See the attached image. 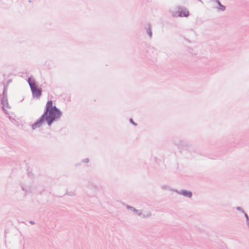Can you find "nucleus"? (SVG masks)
<instances>
[{"label":"nucleus","instance_id":"6","mask_svg":"<svg viewBox=\"0 0 249 249\" xmlns=\"http://www.w3.org/2000/svg\"><path fill=\"white\" fill-rule=\"evenodd\" d=\"M173 191L177 193L178 194L182 195L188 198H191L193 196V193L190 191L183 189L180 191H178L177 189H173Z\"/></svg>","mask_w":249,"mask_h":249},{"label":"nucleus","instance_id":"13","mask_svg":"<svg viewBox=\"0 0 249 249\" xmlns=\"http://www.w3.org/2000/svg\"><path fill=\"white\" fill-rule=\"evenodd\" d=\"M244 214L245 217L246 219V221H248V220H249V217L248 214L245 212V213H244Z\"/></svg>","mask_w":249,"mask_h":249},{"label":"nucleus","instance_id":"4","mask_svg":"<svg viewBox=\"0 0 249 249\" xmlns=\"http://www.w3.org/2000/svg\"><path fill=\"white\" fill-rule=\"evenodd\" d=\"M177 8L178 11L172 12L173 17H188L189 16V12L186 7L179 5Z\"/></svg>","mask_w":249,"mask_h":249},{"label":"nucleus","instance_id":"5","mask_svg":"<svg viewBox=\"0 0 249 249\" xmlns=\"http://www.w3.org/2000/svg\"><path fill=\"white\" fill-rule=\"evenodd\" d=\"M28 81L30 86L33 95L37 98L39 97L41 94V89L37 88L35 81L32 78H29L28 80Z\"/></svg>","mask_w":249,"mask_h":249},{"label":"nucleus","instance_id":"8","mask_svg":"<svg viewBox=\"0 0 249 249\" xmlns=\"http://www.w3.org/2000/svg\"><path fill=\"white\" fill-rule=\"evenodd\" d=\"M151 212L149 211L146 210L143 211L142 212V210H140L139 213H138V216L143 218H149L151 216Z\"/></svg>","mask_w":249,"mask_h":249},{"label":"nucleus","instance_id":"7","mask_svg":"<svg viewBox=\"0 0 249 249\" xmlns=\"http://www.w3.org/2000/svg\"><path fill=\"white\" fill-rule=\"evenodd\" d=\"M144 30L148 37L151 39L153 37L152 26L150 22H146L144 27Z\"/></svg>","mask_w":249,"mask_h":249},{"label":"nucleus","instance_id":"3","mask_svg":"<svg viewBox=\"0 0 249 249\" xmlns=\"http://www.w3.org/2000/svg\"><path fill=\"white\" fill-rule=\"evenodd\" d=\"M157 54L155 53L154 48H149L145 51H142L141 52V57L142 59H147L152 62L156 61Z\"/></svg>","mask_w":249,"mask_h":249},{"label":"nucleus","instance_id":"2","mask_svg":"<svg viewBox=\"0 0 249 249\" xmlns=\"http://www.w3.org/2000/svg\"><path fill=\"white\" fill-rule=\"evenodd\" d=\"M175 144L181 150H185L190 153V157L188 158H194L195 154L197 153L198 152L196 147L194 146L184 140H178L175 142Z\"/></svg>","mask_w":249,"mask_h":249},{"label":"nucleus","instance_id":"9","mask_svg":"<svg viewBox=\"0 0 249 249\" xmlns=\"http://www.w3.org/2000/svg\"><path fill=\"white\" fill-rule=\"evenodd\" d=\"M212 0L215 1L217 3L218 6L216 8H217L218 11H224L226 10V6L222 5L221 4V3L220 2V1H219V0Z\"/></svg>","mask_w":249,"mask_h":249},{"label":"nucleus","instance_id":"1","mask_svg":"<svg viewBox=\"0 0 249 249\" xmlns=\"http://www.w3.org/2000/svg\"><path fill=\"white\" fill-rule=\"evenodd\" d=\"M61 115V112L55 106L53 105L52 101H48L46 105L45 111L36 123L33 125V128H36L38 125L47 121L48 124L50 125L52 123Z\"/></svg>","mask_w":249,"mask_h":249},{"label":"nucleus","instance_id":"14","mask_svg":"<svg viewBox=\"0 0 249 249\" xmlns=\"http://www.w3.org/2000/svg\"><path fill=\"white\" fill-rule=\"evenodd\" d=\"M247 224L248 226V228L249 229V219L248 221H247Z\"/></svg>","mask_w":249,"mask_h":249},{"label":"nucleus","instance_id":"11","mask_svg":"<svg viewBox=\"0 0 249 249\" xmlns=\"http://www.w3.org/2000/svg\"><path fill=\"white\" fill-rule=\"evenodd\" d=\"M236 209L237 211H239V212H241V213H245V211L243 210V209L242 207H239V206L237 207L236 208Z\"/></svg>","mask_w":249,"mask_h":249},{"label":"nucleus","instance_id":"12","mask_svg":"<svg viewBox=\"0 0 249 249\" xmlns=\"http://www.w3.org/2000/svg\"><path fill=\"white\" fill-rule=\"evenodd\" d=\"M129 122L130 123L134 125V126L137 125V124L134 122L132 118L129 119Z\"/></svg>","mask_w":249,"mask_h":249},{"label":"nucleus","instance_id":"10","mask_svg":"<svg viewBox=\"0 0 249 249\" xmlns=\"http://www.w3.org/2000/svg\"><path fill=\"white\" fill-rule=\"evenodd\" d=\"M125 207L128 210H131L132 212L136 213H137V214L138 215V213H139L140 210H137V209H135L134 207L130 206L128 205H125Z\"/></svg>","mask_w":249,"mask_h":249}]
</instances>
